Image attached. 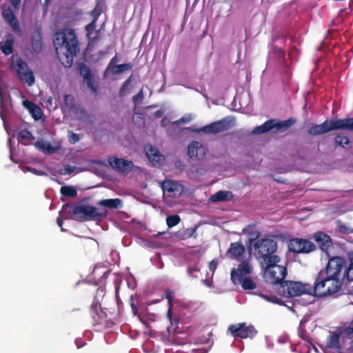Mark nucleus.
<instances>
[{
    "mask_svg": "<svg viewBox=\"0 0 353 353\" xmlns=\"http://www.w3.org/2000/svg\"><path fill=\"white\" fill-rule=\"evenodd\" d=\"M59 59L65 68L72 65L73 58L79 50L74 30L67 29L57 32L54 40Z\"/></svg>",
    "mask_w": 353,
    "mask_h": 353,
    "instance_id": "1",
    "label": "nucleus"
},
{
    "mask_svg": "<svg viewBox=\"0 0 353 353\" xmlns=\"http://www.w3.org/2000/svg\"><path fill=\"white\" fill-rule=\"evenodd\" d=\"M314 283L311 284L312 296L319 298L334 296L341 290L343 284L332 276L319 271L313 276Z\"/></svg>",
    "mask_w": 353,
    "mask_h": 353,
    "instance_id": "2",
    "label": "nucleus"
},
{
    "mask_svg": "<svg viewBox=\"0 0 353 353\" xmlns=\"http://www.w3.org/2000/svg\"><path fill=\"white\" fill-rule=\"evenodd\" d=\"M256 257L261 265L267 263H279L281 258L276 254L277 250L276 241L270 237L261 239L254 245Z\"/></svg>",
    "mask_w": 353,
    "mask_h": 353,
    "instance_id": "3",
    "label": "nucleus"
},
{
    "mask_svg": "<svg viewBox=\"0 0 353 353\" xmlns=\"http://www.w3.org/2000/svg\"><path fill=\"white\" fill-rule=\"evenodd\" d=\"M263 271V279L265 283L273 286L281 288V283L285 281L288 271L285 266L279 265V263H267L261 265Z\"/></svg>",
    "mask_w": 353,
    "mask_h": 353,
    "instance_id": "4",
    "label": "nucleus"
},
{
    "mask_svg": "<svg viewBox=\"0 0 353 353\" xmlns=\"http://www.w3.org/2000/svg\"><path fill=\"white\" fill-rule=\"evenodd\" d=\"M311 284L302 283L301 281H285L281 283V288L277 290L279 294L283 297H294L302 294H308L312 296L310 292Z\"/></svg>",
    "mask_w": 353,
    "mask_h": 353,
    "instance_id": "5",
    "label": "nucleus"
},
{
    "mask_svg": "<svg viewBox=\"0 0 353 353\" xmlns=\"http://www.w3.org/2000/svg\"><path fill=\"white\" fill-rule=\"evenodd\" d=\"M345 259L342 256H332L325 267L321 270L324 273L338 279L342 284L344 283L345 279Z\"/></svg>",
    "mask_w": 353,
    "mask_h": 353,
    "instance_id": "6",
    "label": "nucleus"
},
{
    "mask_svg": "<svg viewBox=\"0 0 353 353\" xmlns=\"http://www.w3.org/2000/svg\"><path fill=\"white\" fill-rule=\"evenodd\" d=\"M72 213L78 215L79 221H101L107 215L106 212L99 211L94 206L84 204L73 206Z\"/></svg>",
    "mask_w": 353,
    "mask_h": 353,
    "instance_id": "7",
    "label": "nucleus"
},
{
    "mask_svg": "<svg viewBox=\"0 0 353 353\" xmlns=\"http://www.w3.org/2000/svg\"><path fill=\"white\" fill-rule=\"evenodd\" d=\"M96 295L94 296L92 303L90 308V314L92 318L93 325L102 323L104 319L107 317L106 314L101 308L100 298L105 295V288L100 286L95 290Z\"/></svg>",
    "mask_w": 353,
    "mask_h": 353,
    "instance_id": "8",
    "label": "nucleus"
},
{
    "mask_svg": "<svg viewBox=\"0 0 353 353\" xmlns=\"http://www.w3.org/2000/svg\"><path fill=\"white\" fill-rule=\"evenodd\" d=\"M345 130L343 119L336 120L326 119L323 123L312 126L308 130L310 135L317 136L332 130Z\"/></svg>",
    "mask_w": 353,
    "mask_h": 353,
    "instance_id": "9",
    "label": "nucleus"
},
{
    "mask_svg": "<svg viewBox=\"0 0 353 353\" xmlns=\"http://www.w3.org/2000/svg\"><path fill=\"white\" fill-rule=\"evenodd\" d=\"M12 68L17 72L19 79L27 83L29 86L32 85L35 82L34 75L30 70L27 63L21 58H17L12 61Z\"/></svg>",
    "mask_w": 353,
    "mask_h": 353,
    "instance_id": "10",
    "label": "nucleus"
},
{
    "mask_svg": "<svg viewBox=\"0 0 353 353\" xmlns=\"http://www.w3.org/2000/svg\"><path fill=\"white\" fill-rule=\"evenodd\" d=\"M233 119L230 117H225L219 121L211 123L209 125L196 129V132H204L206 134H216L230 129L232 125Z\"/></svg>",
    "mask_w": 353,
    "mask_h": 353,
    "instance_id": "11",
    "label": "nucleus"
},
{
    "mask_svg": "<svg viewBox=\"0 0 353 353\" xmlns=\"http://www.w3.org/2000/svg\"><path fill=\"white\" fill-rule=\"evenodd\" d=\"M228 331L233 337L240 339H253L257 334L254 325H246L245 323L232 324L229 326Z\"/></svg>",
    "mask_w": 353,
    "mask_h": 353,
    "instance_id": "12",
    "label": "nucleus"
},
{
    "mask_svg": "<svg viewBox=\"0 0 353 353\" xmlns=\"http://www.w3.org/2000/svg\"><path fill=\"white\" fill-rule=\"evenodd\" d=\"M289 250L294 253H310L316 250V245L307 239L296 238L290 241Z\"/></svg>",
    "mask_w": 353,
    "mask_h": 353,
    "instance_id": "13",
    "label": "nucleus"
},
{
    "mask_svg": "<svg viewBox=\"0 0 353 353\" xmlns=\"http://www.w3.org/2000/svg\"><path fill=\"white\" fill-rule=\"evenodd\" d=\"M164 196L170 198H176L181 196L183 191V186L176 181L165 180L161 184Z\"/></svg>",
    "mask_w": 353,
    "mask_h": 353,
    "instance_id": "14",
    "label": "nucleus"
},
{
    "mask_svg": "<svg viewBox=\"0 0 353 353\" xmlns=\"http://www.w3.org/2000/svg\"><path fill=\"white\" fill-rule=\"evenodd\" d=\"M108 163L112 169L125 174L129 173L133 168V163L131 161L123 159L110 158Z\"/></svg>",
    "mask_w": 353,
    "mask_h": 353,
    "instance_id": "15",
    "label": "nucleus"
},
{
    "mask_svg": "<svg viewBox=\"0 0 353 353\" xmlns=\"http://www.w3.org/2000/svg\"><path fill=\"white\" fill-rule=\"evenodd\" d=\"M231 280L235 285L241 283L244 290H254L256 288V283L250 277H243L234 268L231 271Z\"/></svg>",
    "mask_w": 353,
    "mask_h": 353,
    "instance_id": "16",
    "label": "nucleus"
},
{
    "mask_svg": "<svg viewBox=\"0 0 353 353\" xmlns=\"http://www.w3.org/2000/svg\"><path fill=\"white\" fill-rule=\"evenodd\" d=\"M314 239L321 250L329 255V249L332 247L330 236L323 232H317L314 234Z\"/></svg>",
    "mask_w": 353,
    "mask_h": 353,
    "instance_id": "17",
    "label": "nucleus"
},
{
    "mask_svg": "<svg viewBox=\"0 0 353 353\" xmlns=\"http://www.w3.org/2000/svg\"><path fill=\"white\" fill-rule=\"evenodd\" d=\"M245 252V246L241 242L238 241L230 243L229 248L225 252V255L228 259L240 260Z\"/></svg>",
    "mask_w": 353,
    "mask_h": 353,
    "instance_id": "18",
    "label": "nucleus"
},
{
    "mask_svg": "<svg viewBox=\"0 0 353 353\" xmlns=\"http://www.w3.org/2000/svg\"><path fill=\"white\" fill-rule=\"evenodd\" d=\"M188 154L192 159L200 160L205 156V150L201 143L192 141L188 147Z\"/></svg>",
    "mask_w": 353,
    "mask_h": 353,
    "instance_id": "19",
    "label": "nucleus"
},
{
    "mask_svg": "<svg viewBox=\"0 0 353 353\" xmlns=\"http://www.w3.org/2000/svg\"><path fill=\"white\" fill-rule=\"evenodd\" d=\"M99 13H94L92 21L85 26L86 36L90 43H94L99 40V31L96 30V22Z\"/></svg>",
    "mask_w": 353,
    "mask_h": 353,
    "instance_id": "20",
    "label": "nucleus"
},
{
    "mask_svg": "<svg viewBox=\"0 0 353 353\" xmlns=\"http://www.w3.org/2000/svg\"><path fill=\"white\" fill-rule=\"evenodd\" d=\"M2 16L3 19L8 23L12 30L14 32H20L21 28L12 10L10 8H3L2 12Z\"/></svg>",
    "mask_w": 353,
    "mask_h": 353,
    "instance_id": "21",
    "label": "nucleus"
},
{
    "mask_svg": "<svg viewBox=\"0 0 353 353\" xmlns=\"http://www.w3.org/2000/svg\"><path fill=\"white\" fill-rule=\"evenodd\" d=\"M353 281V252L348 254L345 259L344 283Z\"/></svg>",
    "mask_w": 353,
    "mask_h": 353,
    "instance_id": "22",
    "label": "nucleus"
},
{
    "mask_svg": "<svg viewBox=\"0 0 353 353\" xmlns=\"http://www.w3.org/2000/svg\"><path fill=\"white\" fill-rule=\"evenodd\" d=\"M72 112L77 117L78 119L81 121L90 123L93 122V116L90 114L80 105H79Z\"/></svg>",
    "mask_w": 353,
    "mask_h": 353,
    "instance_id": "23",
    "label": "nucleus"
},
{
    "mask_svg": "<svg viewBox=\"0 0 353 353\" xmlns=\"http://www.w3.org/2000/svg\"><path fill=\"white\" fill-rule=\"evenodd\" d=\"M97 204L110 209H119L122 208V201L119 198L102 199L99 201Z\"/></svg>",
    "mask_w": 353,
    "mask_h": 353,
    "instance_id": "24",
    "label": "nucleus"
},
{
    "mask_svg": "<svg viewBox=\"0 0 353 353\" xmlns=\"http://www.w3.org/2000/svg\"><path fill=\"white\" fill-rule=\"evenodd\" d=\"M23 104L28 109L29 112L32 114V116L34 119L37 120L41 118L42 115V111L39 106L28 100L24 101Z\"/></svg>",
    "mask_w": 353,
    "mask_h": 353,
    "instance_id": "25",
    "label": "nucleus"
},
{
    "mask_svg": "<svg viewBox=\"0 0 353 353\" xmlns=\"http://www.w3.org/2000/svg\"><path fill=\"white\" fill-rule=\"evenodd\" d=\"M232 197L233 194L231 192L220 190L212 194L210 197V200L213 202L228 201H230Z\"/></svg>",
    "mask_w": 353,
    "mask_h": 353,
    "instance_id": "26",
    "label": "nucleus"
},
{
    "mask_svg": "<svg viewBox=\"0 0 353 353\" xmlns=\"http://www.w3.org/2000/svg\"><path fill=\"white\" fill-rule=\"evenodd\" d=\"M274 128V119H270L266 121L263 124L256 127L252 130L251 134H260L267 132Z\"/></svg>",
    "mask_w": 353,
    "mask_h": 353,
    "instance_id": "27",
    "label": "nucleus"
},
{
    "mask_svg": "<svg viewBox=\"0 0 353 353\" xmlns=\"http://www.w3.org/2000/svg\"><path fill=\"white\" fill-rule=\"evenodd\" d=\"M146 155L149 160L152 162L161 163L163 160V156L159 153L157 148L150 146L149 149L146 151Z\"/></svg>",
    "mask_w": 353,
    "mask_h": 353,
    "instance_id": "28",
    "label": "nucleus"
},
{
    "mask_svg": "<svg viewBox=\"0 0 353 353\" xmlns=\"http://www.w3.org/2000/svg\"><path fill=\"white\" fill-rule=\"evenodd\" d=\"M35 146L40 150L47 154H52L57 150L50 142L39 140L35 143Z\"/></svg>",
    "mask_w": 353,
    "mask_h": 353,
    "instance_id": "29",
    "label": "nucleus"
},
{
    "mask_svg": "<svg viewBox=\"0 0 353 353\" xmlns=\"http://www.w3.org/2000/svg\"><path fill=\"white\" fill-rule=\"evenodd\" d=\"M63 103L67 110L71 112L79 105L76 103V99L72 94H65Z\"/></svg>",
    "mask_w": 353,
    "mask_h": 353,
    "instance_id": "30",
    "label": "nucleus"
},
{
    "mask_svg": "<svg viewBox=\"0 0 353 353\" xmlns=\"http://www.w3.org/2000/svg\"><path fill=\"white\" fill-rule=\"evenodd\" d=\"M13 39H7L4 42L0 43V49L3 54L9 55L13 52Z\"/></svg>",
    "mask_w": 353,
    "mask_h": 353,
    "instance_id": "31",
    "label": "nucleus"
},
{
    "mask_svg": "<svg viewBox=\"0 0 353 353\" xmlns=\"http://www.w3.org/2000/svg\"><path fill=\"white\" fill-rule=\"evenodd\" d=\"M295 122L296 120L294 118H290L285 121L279 122H276L275 120H274V128H276V130H279L281 129H288V128L292 126Z\"/></svg>",
    "mask_w": 353,
    "mask_h": 353,
    "instance_id": "32",
    "label": "nucleus"
},
{
    "mask_svg": "<svg viewBox=\"0 0 353 353\" xmlns=\"http://www.w3.org/2000/svg\"><path fill=\"white\" fill-rule=\"evenodd\" d=\"M341 334L333 332L328 338L327 345L332 348H339V337Z\"/></svg>",
    "mask_w": 353,
    "mask_h": 353,
    "instance_id": "33",
    "label": "nucleus"
},
{
    "mask_svg": "<svg viewBox=\"0 0 353 353\" xmlns=\"http://www.w3.org/2000/svg\"><path fill=\"white\" fill-rule=\"evenodd\" d=\"M61 194L64 196L75 197L77 195V191L73 186H62L60 190Z\"/></svg>",
    "mask_w": 353,
    "mask_h": 353,
    "instance_id": "34",
    "label": "nucleus"
},
{
    "mask_svg": "<svg viewBox=\"0 0 353 353\" xmlns=\"http://www.w3.org/2000/svg\"><path fill=\"white\" fill-rule=\"evenodd\" d=\"M133 68V65L130 63H123L119 65H113L112 70L113 74L121 73L125 70H130Z\"/></svg>",
    "mask_w": 353,
    "mask_h": 353,
    "instance_id": "35",
    "label": "nucleus"
},
{
    "mask_svg": "<svg viewBox=\"0 0 353 353\" xmlns=\"http://www.w3.org/2000/svg\"><path fill=\"white\" fill-rule=\"evenodd\" d=\"M336 231L339 233L343 234H348L353 233V229L349 228L347 225L344 224L341 221L338 220L336 221Z\"/></svg>",
    "mask_w": 353,
    "mask_h": 353,
    "instance_id": "36",
    "label": "nucleus"
},
{
    "mask_svg": "<svg viewBox=\"0 0 353 353\" xmlns=\"http://www.w3.org/2000/svg\"><path fill=\"white\" fill-rule=\"evenodd\" d=\"M271 51L274 57L276 58L279 61H283L285 59V53L281 48L272 46Z\"/></svg>",
    "mask_w": 353,
    "mask_h": 353,
    "instance_id": "37",
    "label": "nucleus"
},
{
    "mask_svg": "<svg viewBox=\"0 0 353 353\" xmlns=\"http://www.w3.org/2000/svg\"><path fill=\"white\" fill-rule=\"evenodd\" d=\"M236 271L243 276V274H247L251 273L252 267L248 262L243 261L239 265Z\"/></svg>",
    "mask_w": 353,
    "mask_h": 353,
    "instance_id": "38",
    "label": "nucleus"
},
{
    "mask_svg": "<svg viewBox=\"0 0 353 353\" xmlns=\"http://www.w3.org/2000/svg\"><path fill=\"white\" fill-rule=\"evenodd\" d=\"M79 70L83 79H88L89 77L92 76L90 68L84 63H81L79 65Z\"/></svg>",
    "mask_w": 353,
    "mask_h": 353,
    "instance_id": "39",
    "label": "nucleus"
},
{
    "mask_svg": "<svg viewBox=\"0 0 353 353\" xmlns=\"http://www.w3.org/2000/svg\"><path fill=\"white\" fill-rule=\"evenodd\" d=\"M181 218L179 215H170L166 218V223L168 228H172L179 223Z\"/></svg>",
    "mask_w": 353,
    "mask_h": 353,
    "instance_id": "40",
    "label": "nucleus"
},
{
    "mask_svg": "<svg viewBox=\"0 0 353 353\" xmlns=\"http://www.w3.org/2000/svg\"><path fill=\"white\" fill-rule=\"evenodd\" d=\"M334 141L336 145L344 147L345 145L350 143V140L346 136L337 135L334 138Z\"/></svg>",
    "mask_w": 353,
    "mask_h": 353,
    "instance_id": "41",
    "label": "nucleus"
},
{
    "mask_svg": "<svg viewBox=\"0 0 353 353\" xmlns=\"http://www.w3.org/2000/svg\"><path fill=\"white\" fill-rule=\"evenodd\" d=\"M18 139H27V140H33L34 137L32 134L26 129L21 130L18 134Z\"/></svg>",
    "mask_w": 353,
    "mask_h": 353,
    "instance_id": "42",
    "label": "nucleus"
},
{
    "mask_svg": "<svg viewBox=\"0 0 353 353\" xmlns=\"http://www.w3.org/2000/svg\"><path fill=\"white\" fill-rule=\"evenodd\" d=\"M254 294L259 296H261L265 300L270 301V302L276 303V301L278 300V299L274 296L264 294L262 292V291L259 289H256Z\"/></svg>",
    "mask_w": 353,
    "mask_h": 353,
    "instance_id": "43",
    "label": "nucleus"
},
{
    "mask_svg": "<svg viewBox=\"0 0 353 353\" xmlns=\"http://www.w3.org/2000/svg\"><path fill=\"white\" fill-rule=\"evenodd\" d=\"M340 334L343 337H347L352 340V342H353V325L349 326L343 329L341 332Z\"/></svg>",
    "mask_w": 353,
    "mask_h": 353,
    "instance_id": "44",
    "label": "nucleus"
},
{
    "mask_svg": "<svg viewBox=\"0 0 353 353\" xmlns=\"http://www.w3.org/2000/svg\"><path fill=\"white\" fill-rule=\"evenodd\" d=\"M83 80L92 92L96 93L97 92V87L95 85V81L92 76L89 77L88 79H83Z\"/></svg>",
    "mask_w": 353,
    "mask_h": 353,
    "instance_id": "45",
    "label": "nucleus"
},
{
    "mask_svg": "<svg viewBox=\"0 0 353 353\" xmlns=\"http://www.w3.org/2000/svg\"><path fill=\"white\" fill-rule=\"evenodd\" d=\"M254 225H250L247 229H243V232H245L246 230L248 232V235L250 236V241H254V239H257L259 236V232L257 230H250V229L252 228Z\"/></svg>",
    "mask_w": 353,
    "mask_h": 353,
    "instance_id": "46",
    "label": "nucleus"
},
{
    "mask_svg": "<svg viewBox=\"0 0 353 353\" xmlns=\"http://www.w3.org/2000/svg\"><path fill=\"white\" fill-rule=\"evenodd\" d=\"M68 138L70 143L71 144H75L80 140L79 135L70 130L68 131Z\"/></svg>",
    "mask_w": 353,
    "mask_h": 353,
    "instance_id": "47",
    "label": "nucleus"
},
{
    "mask_svg": "<svg viewBox=\"0 0 353 353\" xmlns=\"http://www.w3.org/2000/svg\"><path fill=\"white\" fill-rule=\"evenodd\" d=\"M345 130L353 131V118L343 119Z\"/></svg>",
    "mask_w": 353,
    "mask_h": 353,
    "instance_id": "48",
    "label": "nucleus"
},
{
    "mask_svg": "<svg viewBox=\"0 0 353 353\" xmlns=\"http://www.w3.org/2000/svg\"><path fill=\"white\" fill-rule=\"evenodd\" d=\"M75 168L71 166L70 165H66L63 167V171L61 174H70L74 171Z\"/></svg>",
    "mask_w": 353,
    "mask_h": 353,
    "instance_id": "49",
    "label": "nucleus"
},
{
    "mask_svg": "<svg viewBox=\"0 0 353 353\" xmlns=\"http://www.w3.org/2000/svg\"><path fill=\"white\" fill-rule=\"evenodd\" d=\"M26 170L38 176H43L46 174L44 172L38 170L36 168L31 167H26Z\"/></svg>",
    "mask_w": 353,
    "mask_h": 353,
    "instance_id": "50",
    "label": "nucleus"
},
{
    "mask_svg": "<svg viewBox=\"0 0 353 353\" xmlns=\"http://www.w3.org/2000/svg\"><path fill=\"white\" fill-rule=\"evenodd\" d=\"M131 81V77H130L128 79H126L123 84L121 85V87L120 88V94L123 95L124 94V90L126 89V88L128 86V85L130 83Z\"/></svg>",
    "mask_w": 353,
    "mask_h": 353,
    "instance_id": "51",
    "label": "nucleus"
},
{
    "mask_svg": "<svg viewBox=\"0 0 353 353\" xmlns=\"http://www.w3.org/2000/svg\"><path fill=\"white\" fill-rule=\"evenodd\" d=\"M174 293L171 291H167L165 294V298L168 301L169 306L172 307V301L174 299Z\"/></svg>",
    "mask_w": 353,
    "mask_h": 353,
    "instance_id": "52",
    "label": "nucleus"
},
{
    "mask_svg": "<svg viewBox=\"0 0 353 353\" xmlns=\"http://www.w3.org/2000/svg\"><path fill=\"white\" fill-rule=\"evenodd\" d=\"M217 266V262L214 260L212 261L209 264V269L211 272H214Z\"/></svg>",
    "mask_w": 353,
    "mask_h": 353,
    "instance_id": "53",
    "label": "nucleus"
},
{
    "mask_svg": "<svg viewBox=\"0 0 353 353\" xmlns=\"http://www.w3.org/2000/svg\"><path fill=\"white\" fill-rule=\"evenodd\" d=\"M299 336L301 339H303V340H305V341H307L309 337L307 336V334L306 333L305 331H303V330H301L299 331Z\"/></svg>",
    "mask_w": 353,
    "mask_h": 353,
    "instance_id": "54",
    "label": "nucleus"
},
{
    "mask_svg": "<svg viewBox=\"0 0 353 353\" xmlns=\"http://www.w3.org/2000/svg\"><path fill=\"white\" fill-rule=\"evenodd\" d=\"M196 228H189L186 230V234H188L189 236H192L196 232Z\"/></svg>",
    "mask_w": 353,
    "mask_h": 353,
    "instance_id": "55",
    "label": "nucleus"
},
{
    "mask_svg": "<svg viewBox=\"0 0 353 353\" xmlns=\"http://www.w3.org/2000/svg\"><path fill=\"white\" fill-rule=\"evenodd\" d=\"M130 305H131V308H132L133 314L134 316L138 315V308H137V306L134 303H131Z\"/></svg>",
    "mask_w": 353,
    "mask_h": 353,
    "instance_id": "56",
    "label": "nucleus"
},
{
    "mask_svg": "<svg viewBox=\"0 0 353 353\" xmlns=\"http://www.w3.org/2000/svg\"><path fill=\"white\" fill-rule=\"evenodd\" d=\"M57 223L58 225L61 228V230L64 231L65 230L63 228V219L61 217H57Z\"/></svg>",
    "mask_w": 353,
    "mask_h": 353,
    "instance_id": "57",
    "label": "nucleus"
},
{
    "mask_svg": "<svg viewBox=\"0 0 353 353\" xmlns=\"http://www.w3.org/2000/svg\"><path fill=\"white\" fill-rule=\"evenodd\" d=\"M10 2L14 7L18 8L19 4L21 3V0H10Z\"/></svg>",
    "mask_w": 353,
    "mask_h": 353,
    "instance_id": "58",
    "label": "nucleus"
},
{
    "mask_svg": "<svg viewBox=\"0 0 353 353\" xmlns=\"http://www.w3.org/2000/svg\"><path fill=\"white\" fill-rule=\"evenodd\" d=\"M172 307L169 306V308L167 312V316H168V319H170V321H171V319H172Z\"/></svg>",
    "mask_w": 353,
    "mask_h": 353,
    "instance_id": "59",
    "label": "nucleus"
},
{
    "mask_svg": "<svg viewBox=\"0 0 353 353\" xmlns=\"http://www.w3.org/2000/svg\"><path fill=\"white\" fill-rule=\"evenodd\" d=\"M117 61V57L115 55L114 57L112 58V59L110 61L109 67L111 65H114V63Z\"/></svg>",
    "mask_w": 353,
    "mask_h": 353,
    "instance_id": "60",
    "label": "nucleus"
},
{
    "mask_svg": "<svg viewBox=\"0 0 353 353\" xmlns=\"http://www.w3.org/2000/svg\"><path fill=\"white\" fill-rule=\"evenodd\" d=\"M190 121V118L185 119L184 117H181L179 121H177V123H185Z\"/></svg>",
    "mask_w": 353,
    "mask_h": 353,
    "instance_id": "61",
    "label": "nucleus"
},
{
    "mask_svg": "<svg viewBox=\"0 0 353 353\" xmlns=\"http://www.w3.org/2000/svg\"><path fill=\"white\" fill-rule=\"evenodd\" d=\"M137 97H140V98L143 97L142 91H140L136 96L133 97V101H135L136 98H137Z\"/></svg>",
    "mask_w": 353,
    "mask_h": 353,
    "instance_id": "62",
    "label": "nucleus"
},
{
    "mask_svg": "<svg viewBox=\"0 0 353 353\" xmlns=\"http://www.w3.org/2000/svg\"><path fill=\"white\" fill-rule=\"evenodd\" d=\"M115 290H116V294H117L118 293V291H119V285H116Z\"/></svg>",
    "mask_w": 353,
    "mask_h": 353,
    "instance_id": "63",
    "label": "nucleus"
},
{
    "mask_svg": "<svg viewBox=\"0 0 353 353\" xmlns=\"http://www.w3.org/2000/svg\"><path fill=\"white\" fill-rule=\"evenodd\" d=\"M81 346H82V345H78V344H77V347H78V348H80Z\"/></svg>",
    "mask_w": 353,
    "mask_h": 353,
    "instance_id": "64",
    "label": "nucleus"
}]
</instances>
